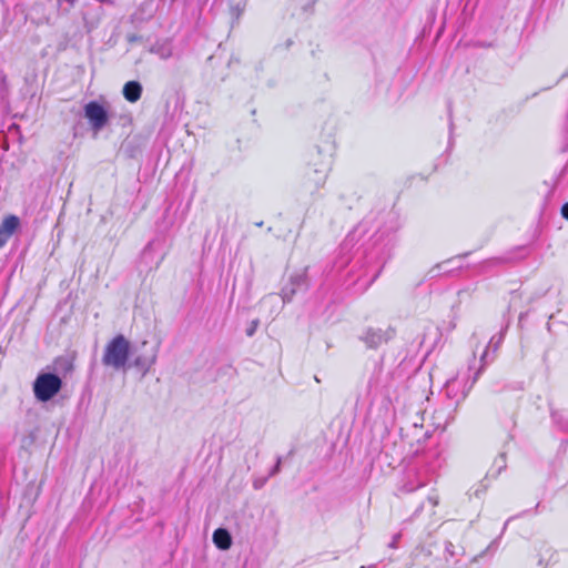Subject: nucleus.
I'll return each mask as SVG.
<instances>
[{
  "mask_svg": "<svg viewBox=\"0 0 568 568\" xmlns=\"http://www.w3.org/2000/svg\"><path fill=\"white\" fill-rule=\"evenodd\" d=\"M129 355L130 342L122 334H119L105 345L102 363L106 367L121 369L126 365Z\"/></svg>",
  "mask_w": 568,
  "mask_h": 568,
  "instance_id": "nucleus-1",
  "label": "nucleus"
},
{
  "mask_svg": "<svg viewBox=\"0 0 568 568\" xmlns=\"http://www.w3.org/2000/svg\"><path fill=\"white\" fill-rule=\"evenodd\" d=\"M61 384V379L57 375L51 373L41 374L33 385L34 396L41 402H47L60 390Z\"/></svg>",
  "mask_w": 568,
  "mask_h": 568,
  "instance_id": "nucleus-2",
  "label": "nucleus"
},
{
  "mask_svg": "<svg viewBox=\"0 0 568 568\" xmlns=\"http://www.w3.org/2000/svg\"><path fill=\"white\" fill-rule=\"evenodd\" d=\"M478 377V373L475 374L470 385H467L466 374L458 373L456 376L449 378L444 387L445 395L452 399L455 404L460 403L467 395V392L473 386Z\"/></svg>",
  "mask_w": 568,
  "mask_h": 568,
  "instance_id": "nucleus-3",
  "label": "nucleus"
},
{
  "mask_svg": "<svg viewBox=\"0 0 568 568\" xmlns=\"http://www.w3.org/2000/svg\"><path fill=\"white\" fill-rule=\"evenodd\" d=\"M84 116L94 132L101 131L109 121L106 110L95 101L89 102L84 105Z\"/></svg>",
  "mask_w": 568,
  "mask_h": 568,
  "instance_id": "nucleus-4",
  "label": "nucleus"
},
{
  "mask_svg": "<svg viewBox=\"0 0 568 568\" xmlns=\"http://www.w3.org/2000/svg\"><path fill=\"white\" fill-rule=\"evenodd\" d=\"M19 226V219L14 215L7 216L0 224V247H2Z\"/></svg>",
  "mask_w": 568,
  "mask_h": 568,
  "instance_id": "nucleus-5",
  "label": "nucleus"
},
{
  "mask_svg": "<svg viewBox=\"0 0 568 568\" xmlns=\"http://www.w3.org/2000/svg\"><path fill=\"white\" fill-rule=\"evenodd\" d=\"M390 337V334L388 332H384L382 329H375V328H368L362 339L369 346V347H377L382 343L386 342Z\"/></svg>",
  "mask_w": 568,
  "mask_h": 568,
  "instance_id": "nucleus-6",
  "label": "nucleus"
},
{
  "mask_svg": "<svg viewBox=\"0 0 568 568\" xmlns=\"http://www.w3.org/2000/svg\"><path fill=\"white\" fill-rule=\"evenodd\" d=\"M213 542L221 550H227L232 546V537L224 528H217L213 532Z\"/></svg>",
  "mask_w": 568,
  "mask_h": 568,
  "instance_id": "nucleus-7",
  "label": "nucleus"
},
{
  "mask_svg": "<svg viewBox=\"0 0 568 568\" xmlns=\"http://www.w3.org/2000/svg\"><path fill=\"white\" fill-rule=\"evenodd\" d=\"M142 94V85L136 81H129L124 84L123 95L129 102H136Z\"/></svg>",
  "mask_w": 568,
  "mask_h": 568,
  "instance_id": "nucleus-8",
  "label": "nucleus"
},
{
  "mask_svg": "<svg viewBox=\"0 0 568 568\" xmlns=\"http://www.w3.org/2000/svg\"><path fill=\"white\" fill-rule=\"evenodd\" d=\"M154 53H156L161 59H169L172 57V48L169 43L155 44L152 49Z\"/></svg>",
  "mask_w": 568,
  "mask_h": 568,
  "instance_id": "nucleus-9",
  "label": "nucleus"
},
{
  "mask_svg": "<svg viewBox=\"0 0 568 568\" xmlns=\"http://www.w3.org/2000/svg\"><path fill=\"white\" fill-rule=\"evenodd\" d=\"M155 361V356H153L148 363H144L141 358L135 361L136 366L149 368Z\"/></svg>",
  "mask_w": 568,
  "mask_h": 568,
  "instance_id": "nucleus-10",
  "label": "nucleus"
},
{
  "mask_svg": "<svg viewBox=\"0 0 568 568\" xmlns=\"http://www.w3.org/2000/svg\"><path fill=\"white\" fill-rule=\"evenodd\" d=\"M561 214H562V216H564L565 219H567V220H568V202H567V203H565V204L562 205V207H561Z\"/></svg>",
  "mask_w": 568,
  "mask_h": 568,
  "instance_id": "nucleus-11",
  "label": "nucleus"
},
{
  "mask_svg": "<svg viewBox=\"0 0 568 568\" xmlns=\"http://www.w3.org/2000/svg\"><path fill=\"white\" fill-rule=\"evenodd\" d=\"M256 326H257V322H253L252 323V326H250V328L247 329V335L248 336H252L256 329Z\"/></svg>",
  "mask_w": 568,
  "mask_h": 568,
  "instance_id": "nucleus-12",
  "label": "nucleus"
},
{
  "mask_svg": "<svg viewBox=\"0 0 568 568\" xmlns=\"http://www.w3.org/2000/svg\"><path fill=\"white\" fill-rule=\"evenodd\" d=\"M281 459H277L276 465L274 466L273 470L271 471V475H275L280 470Z\"/></svg>",
  "mask_w": 568,
  "mask_h": 568,
  "instance_id": "nucleus-13",
  "label": "nucleus"
},
{
  "mask_svg": "<svg viewBox=\"0 0 568 568\" xmlns=\"http://www.w3.org/2000/svg\"><path fill=\"white\" fill-rule=\"evenodd\" d=\"M263 484H264V481L255 480L253 486H254V488L258 489V488H261L263 486Z\"/></svg>",
  "mask_w": 568,
  "mask_h": 568,
  "instance_id": "nucleus-14",
  "label": "nucleus"
},
{
  "mask_svg": "<svg viewBox=\"0 0 568 568\" xmlns=\"http://www.w3.org/2000/svg\"><path fill=\"white\" fill-rule=\"evenodd\" d=\"M293 293H294V291H292V293H291V294H293ZM291 296H292V295H290V296H288L286 293H284L283 302L290 301V300H291Z\"/></svg>",
  "mask_w": 568,
  "mask_h": 568,
  "instance_id": "nucleus-15",
  "label": "nucleus"
},
{
  "mask_svg": "<svg viewBox=\"0 0 568 568\" xmlns=\"http://www.w3.org/2000/svg\"><path fill=\"white\" fill-rule=\"evenodd\" d=\"M485 357H486V352L483 354L481 361H484Z\"/></svg>",
  "mask_w": 568,
  "mask_h": 568,
  "instance_id": "nucleus-16",
  "label": "nucleus"
}]
</instances>
